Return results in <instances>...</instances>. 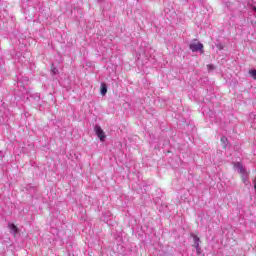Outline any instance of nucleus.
Returning a JSON list of instances; mask_svg holds the SVG:
<instances>
[{
  "instance_id": "1",
  "label": "nucleus",
  "mask_w": 256,
  "mask_h": 256,
  "mask_svg": "<svg viewBox=\"0 0 256 256\" xmlns=\"http://www.w3.org/2000/svg\"><path fill=\"white\" fill-rule=\"evenodd\" d=\"M189 49L193 53H197L198 51L203 53V43L199 42L197 39H193L189 44Z\"/></svg>"
},
{
  "instance_id": "2",
  "label": "nucleus",
  "mask_w": 256,
  "mask_h": 256,
  "mask_svg": "<svg viewBox=\"0 0 256 256\" xmlns=\"http://www.w3.org/2000/svg\"><path fill=\"white\" fill-rule=\"evenodd\" d=\"M94 131L97 135V137L100 139V141H105V132L103 131V129L101 128V126L96 125L94 127Z\"/></svg>"
},
{
  "instance_id": "3",
  "label": "nucleus",
  "mask_w": 256,
  "mask_h": 256,
  "mask_svg": "<svg viewBox=\"0 0 256 256\" xmlns=\"http://www.w3.org/2000/svg\"><path fill=\"white\" fill-rule=\"evenodd\" d=\"M234 167L237 169L240 175H249V172L247 171V169H245V167H243V164H241V162H237L236 164H234Z\"/></svg>"
},
{
  "instance_id": "4",
  "label": "nucleus",
  "mask_w": 256,
  "mask_h": 256,
  "mask_svg": "<svg viewBox=\"0 0 256 256\" xmlns=\"http://www.w3.org/2000/svg\"><path fill=\"white\" fill-rule=\"evenodd\" d=\"M8 228L10 229V233L14 235V237H16L19 233V228H17L13 223L8 224Z\"/></svg>"
},
{
  "instance_id": "5",
  "label": "nucleus",
  "mask_w": 256,
  "mask_h": 256,
  "mask_svg": "<svg viewBox=\"0 0 256 256\" xmlns=\"http://www.w3.org/2000/svg\"><path fill=\"white\" fill-rule=\"evenodd\" d=\"M191 237H193V240H194V245H193V247H194V248H198V247H199V243L201 242V239H199V238L197 237V235H195V234H191Z\"/></svg>"
},
{
  "instance_id": "6",
  "label": "nucleus",
  "mask_w": 256,
  "mask_h": 256,
  "mask_svg": "<svg viewBox=\"0 0 256 256\" xmlns=\"http://www.w3.org/2000/svg\"><path fill=\"white\" fill-rule=\"evenodd\" d=\"M101 95H107V84L101 83Z\"/></svg>"
},
{
  "instance_id": "7",
  "label": "nucleus",
  "mask_w": 256,
  "mask_h": 256,
  "mask_svg": "<svg viewBox=\"0 0 256 256\" xmlns=\"http://www.w3.org/2000/svg\"><path fill=\"white\" fill-rule=\"evenodd\" d=\"M248 177L249 175H242V181L245 185H249Z\"/></svg>"
},
{
  "instance_id": "8",
  "label": "nucleus",
  "mask_w": 256,
  "mask_h": 256,
  "mask_svg": "<svg viewBox=\"0 0 256 256\" xmlns=\"http://www.w3.org/2000/svg\"><path fill=\"white\" fill-rule=\"evenodd\" d=\"M249 75L252 77V79H254L256 81V70L255 69L250 70Z\"/></svg>"
},
{
  "instance_id": "9",
  "label": "nucleus",
  "mask_w": 256,
  "mask_h": 256,
  "mask_svg": "<svg viewBox=\"0 0 256 256\" xmlns=\"http://www.w3.org/2000/svg\"><path fill=\"white\" fill-rule=\"evenodd\" d=\"M221 143H223L224 147H227V137L222 136L221 137Z\"/></svg>"
},
{
  "instance_id": "10",
  "label": "nucleus",
  "mask_w": 256,
  "mask_h": 256,
  "mask_svg": "<svg viewBox=\"0 0 256 256\" xmlns=\"http://www.w3.org/2000/svg\"><path fill=\"white\" fill-rule=\"evenodd\" d=\"M195 249H196L197 255H201V247L198 246V248H195Z\"/></svg>"
},
{
  "instance_id": "11",
  "label": "nucleus",
  "mask_w": 256,
  "mask_h": 256,
  "mask_svg": "<svg viewBox=\"0 0 256 256\" xmlns=\"http://www.w3.org/2000/svg\"><path fill=\"white\" fill-rule=\"evenodd\" d=\"M207 67H208V69H210V70L215 69V66H213V64H209Z\"/></svg>"
},
{
  "instance_id": "12",
  "label": "nucleus",
  "mask_w": 256,
  "mask_h": 256,
  "mask_svg": "<svg viewBox=\"0 0 256 256\" xmlns=\"http://www.w3.org/2000/svg\"><path fill=\"white\" fill-rule=\"evenodd\" d=\"M217 48H218L220 51H222V49H223V45H221V44H217Z\"/></svg>"
},
{
  "instance_id": "13",
  "label": "nucleus",
  "mask_w": 256,
  "mask_h": 256,
  "mask_svg": "<svg viewBox=\"0 0 256 256\" xmlns=\"http://www.w3.org/2000/svg\"><path fill=\"white\" fill-rule=\"evenodd\" d=\"M52 71H53V73H57V69H55V68Z\"/></svg>"
},
{
  "instance_id": "14",
  "label": "nucleus",
  "mask_w": 256,
  "mask_h": 256,
  "mask_svg": "<svg viewBox=\"0 0 256 256\" xmlns=\"http://www.w3.org/2000/svg\"><path fill=\"white\" fill-rule=\"evenodd\" d=\"M254 11H255V13H256V8H254Z\"/></svg>"
},
{
  "instance_id": "15",
  "label": "nucleus",
  "mask_w": 256,
  "mask_h": 256,
  "mask_svg": "<svg viewBox=\"0 0 256 256\" xmlns=\"http://www.w3.org/2000/svg\"><path fill=\"white\" fill-rule=\"evenodd\" d=\"M253 125H255V122L253 123Z\"/></svg>"
}]
</instances>
